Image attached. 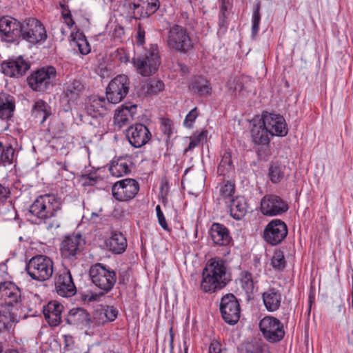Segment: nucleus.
Here are the masks:
<instances>
[{"label":"nucleus","mask_w":353,"mask_h":353,"mask_svg":"<svg viewBox=\"0 0 353 353\" xmlns=\"http://www.w3.org/2000/svg\"><path fill=\"white\" fill-rule=\"evenodd\" d=\"M226 12H227L226 6L225 4H222V6H221V8H220L219 14H226Z\"/></svg>","instance_id":"obj_64"},{"label":"nucleus","mask_w":353,"mask_h":353,"mask_svg":"<svg viewBox=\"0 0 353 353\" xmlns=\"http://www.w3.org/2000/svg\"><path fill=\"white\" fill-rule=\"evenodd\" d=\"M85 240L79 234L65 236L60 244V253L65 260L73 261L77 259L84 249Z\"/></svg>","instance_id":"obj_9"},{"label":"nucleus","mask_w":353,"mask_h":353,"mask_svg":"<svg viewBox=\"0 0 353 353\" xmlns=\"http://www.w3.org/2000/svg\"><path fill=\"white\" fill-rule=\"evenodd\" d=\"M252 141L257 145H266L270 142L269 135L270 133L263 127L261 121L259 124H254L251 130Z\"/></svg>","instance_id":"obj_37"},{"label":"nucleus","mask_w":353,"mask_h":353,"mask_svg":"<svg viewBox=\"0 0 353 353\" xmlns=\"http://www.w3.org/2000/svg\"><path fill=\"white\" fill-rule=\"evenodd\" d=\"M261 121L271 136L285 137L288 134L285 120L281 115L264 112Z\"/></svg>","instance_id":"obj_18"},{"label":"nucleus","mask_w":353,"mask_h":353,"mask_svg":"<svg viewBox=\"0 0 353 353\" xmlns=\"http://www.w3.org/2000/svg\"><path fill=\"white\" fill-rule=\"evenodd\" d=\"M172 121L168 119H164L161 122V131L167 136L168 139L170 137L172 132Z\"/></svg>","instance_id":"obj_50"},{"label":"nucleus","mask_w":353,"mask_h":353,"mask_svg":"<svg viewBox=\"0 0 353 353\" xmlns=\"http://www.w3.org/2000/svg\"><path fill=\"white\" fill-rule=\"evenodd\" d=\"M63 95L67 101L74 103L80 98L85 90L82 81L77 78L70 79L63 85Z\"/></svg>","instance_id":"obj_24"},{"label":"nucleus","mask_w":353,"mask_h":353,"mask_svg":"<svg viewBox=\"0 0 353 353\" xmlns=\"http://www.w3.org/2000/svg\"><path fill=\"white\" fill-rule=\"evenodd\" d=\"M88 353H104L101 350L99 347H92L89 349Z\"/></svg>","instance_id":"obj_63"},{"label":"nucleus","mask_w":353,"mask_h":353,"mask_svg":"<svg viewBox=\"0 0 353 353\" xmlns=\"http://www.w3.org/2000/svg\"><path fill=\"white\" fill-rule=\"evenodd\" d=\"M262 299L266 310L268 312H274L281 306L282 295L279 290L269 288L262 294Z\"/></svg>","instance_id":"obj_29"},{"label":"nucleus","mask_w":353,"mask_h":353,"mask_svg":"<svg viewBox=\"0 0 353 353\" xmlns=\"http://www.w3.org/2000/svg\"><path fill=\"white\" fill-rule=\"evenodd\" d=\"M229 203L230 214L234 219L239 220L246 214L248 206L244 197L236 196Z\"/></svg>","instance_id":"obj_33"},{"label":"nucleus","mask_w":353,"mask_h":353,"mask_svg":"<svg viewBox=\"0 0 353 353\" xmlns=\"http://www.w3.org/2000/svg\"><path fill=\"white\" fill-rule=\"evenodd\" d=\"M111 103L107 100V98L93 97L90 99L86 105V110L92 117L102 116L110 108Z\"/></svg>","instance_id":"obj_27"},{"label":"nucleus","mask_w":353,"mask_h":353,"mask_svg":"<svg viewBox=\"0 0 353 353\" xmlns=\"http://www.w3.org/2000/svg\"><path fill=\"white\" fill-rule=\"evenodd\" d=\"M13 97L5 93H0V117L7 119L12 116L14 110Z\"/></svg>","instance_id":"obj_36"},{"label":"nucleus","mask_w":353,"mask_h":353,"mask_svg":"<svg viewBox=\"0 0 353 353\" xmlns=\"http://www.w3.org/2000/svg\"><path fill=\"white\" fill-rule=\"evenodd\" d=\"M26 270L32 279L38 281H45L52 276L54 263L52 259L46 256L37 255L29 260Z\"/></svg>","instance_id":"obj_5"},{"label":"nucleus","mask_w":353,"mask_h":353,"mask_svg":"<svg viewBox=\"0 0 353 353\" xmlns=\"http://www.w3.org/2000/svg\"><path fill=\"white\" fill-rule=\"evenodd\" d=\"M23 39L32 43H37L47 37L44 26L36 19H28L21 23L20 35Z\"/></svg>","instance_id":"obj_14"},{"label":"nucleus","mask_w":353,"mask_h":353,"mask_svg":"<svg viewBox=\"0 0 353 353\" xmlns=\"http://www.w3.org/2000/svg\"><path fill=\"white\" fill-rule=\"evenodd\" d=\"M192 92L197 93L200 97L208 96L211 94L212 88L209 81L203 77H195L190 84Z\"/></svg>","instance_id":"obj_34"},{"label":"nucleus","mask_w":353,"mask_h":353,"mask_svg":"<svg viewBox=\"0 0 353 353\" xmlns=\"http://www.w3.org/2000/svg\"><path fill=\"white\" fill-rule=\"evenodd\" d=\"M63 308V305L57 301H51L43 307V315L50 326L55 327L60 324Z\"/></svg>","instance_id":"obj_25"},{"label":"nucleus","mask_w":353,"mask_h":353,"mask_svg":"<svg viewBox=\"0 0 353 353\" xmlns=\"http://www.w3.org/2000/svg\"><path fill=\"white\" fill-rule=\"evenodd\" d=\"M15 321L16 316L10 309L0 303V332L9 331Z\"/></svg>","instance_id":"obj_35"},{"label":"nucleus","mask_w":353,"mask_h":353,"mask_svg":"<svg viewBox=\"0 0 353 353\" xmlns=\"http://www.w3.org/2000/svg\"><path fill=\"white\" fill-rule=\"evenodd\" d=\"M8 192L7 189L0 184V200L7 196Z\"/></svg>","instance_id":"obj_62"},{"label":"nucleus","mask_w":353,"mask_h":353,"mask_svg":"<svg viewBox=\"0 0 353 353\" xmlns=\"http://www.w3.org/2000/svg\"><path fill=\"white\" fill-rule=\"evenodd\" d=\"M234 166L232 163L231 153L225 151L217 168V173L223 176H229L234 172Z\"/></svg>","instance_id":"obj_39"},{"label":"nucleus","mask_w":353,"mask_h":353,"mask_svg":"<svg viewBox=\"0 0 353 353\" xmlns=\"http://www.w3.org/2000/svg\"><path fill=\"white\" fill-rule=\"evenodd\" d=\"M123 7L129 16L140 20L155 13L159 2V0H125Z\"/></svg>","instance_id":"obj_8"},{"label":"nucleus","mask_w":353,"mask_h":353,"mask_svg":"<svg viewBox=\"0 0 353 353\" xmlns=\"http://www.w3.org/2000/svg\"><path fill=\"white\" fill-rule=\"evenodd\" d=\"M60 202L53 195L46 194L39 196L30 206V212L46 223V221L56 216L61 210Z\"/></svg>","instance_id":"obj_4"},{"label":"nucleus","mask_w":353,"mask_h":353,"mask_svg":"<svg viewBox=\"0 0 353 353\" xmlns=\"http://www.w3.org/2000/svg\"><path fill=\"white\" fill-rule=\"evenodd\" d=\"M94 323L97 326L103 325L108 323L107 319L105 316L102 307L96 310L94 312L93 320L92 323Z\"/></svg>","instance_id":"obj_47"},{"label":"nucleus","mask_w":353,"mask_h":353,"mask_svg":"<svg viewBox=\"0 0 353 353\" xmlns=\"http://www.w3.org/2000/svg\"><path fill=\"white\" fill-rule=\"evenodd\" d=\"M54 281L55 290L59 296L71 297L77 293V288L69 270L64 268L59 270L55 274Z\"/></svg>","instance_id":"obj_16"},{"label":"nucleus","mask_w":353,"mask_h":353,"mask_svg":"<svg viewBox=\"0 0 353 353\" xmlns=\"http://www.w3.org/2000/svg\"><path fill=\"white\" fill-rule=\"evenodd\" d=\"M32 114L35 118L41 119V123H43L52 114V109L46 101L39 99L35 101L32 109Z\"/></svg>","instance_id":"obj_38"},{"label":"nucleus","mask_w":353,"mask_h":353,"mask_svg":"<svg viewBox=\"0 0 353 353\" xmlns=\"http://www.w3.org/2000/svg\"><path fill=\"white\" fill-rule=\"evenodd\" d=\"M285 261L283 253L281 251L275 252L271 260L272 267L280 270L285 267Z\"/></svg>","instance_id":"obj_46"},{"label":"nucleus","mask_w":353,"mask_h":353,"mask_svg":"<svg viewBox=\"0 0 353 353\" xmlns=\"http://www.w3.org/2000/svg\"><path fill=\"white\" fill-rule=\"evenodd\" d=\"M227 15L226 14H221L219 16V26L220 28H225L227 26Z\"/></svg>","instance_id":"obj_60"},{"label":"nucleus","mask_w":353,"mask_h":353,"mask_svg":"<svg viewBox=\"0 0 353 353\" xmlns=\"http://www.w3.org/2000/svg\"><path fill=\"white\" fill-rule=\"evenodd\" d=\"M245 353H262V350L259 345L248 344L245 347Z\"/></svg>","instance_id":"obj_56"},{"label":"nucleus","mask_w":353,"mask_h":353,"mask_svg":"<svg viewBox=\"0 0 353 353\" xmlns=\"http://www.w3.org/2000/svg\"><path fill=\"white\" fill-rule=\"evenodd\" d=\"M132 62L137 72L141 76L150 77L154 74L161 64L157 44H148L144 47L143 53L134 57Z\"/></svg>","instance_id":"obj_2"},{"label":"nucleus","mask_w":353,"mask_h":353,"mask_svg":"<svg viewBox=\"0 0 353 353\" xmlns=\"http://www.w3.org/2000/svg\"><path fill=\"white\" fill-rule=\"evenodd\" d=\"M61 7L63 9L62 16L64 19L65 23L69 26L72 27L74 24V21L72 19V15L70 11L68 9L65 8V6L63 4H61Z\"/></svg>","instance_id":"obj_51"},{"label":"nucleus","mask_w":353,"mask_h":353,"mask_svg":"<svg viewBox=\"0 0 353 353\" xmlns=\"http://www.w3.org/2000/svg\"><path fill=\"white\" fill-rule=\"evenodd\" d=\"M3 72L10 77H21L29 70V63L22 57L10 59L1 64Z\"/></svg>","instance_id":"obj_21"},{"label":"nucleus","mask_w":353,"mask_h":353,"mask_svg":"<svg viewBox=\"0 0 353 353\" xmlns=\"http://www.w3.org/2000/svg\"><path fill=\"white\" fill-rule=\"evenodd\" d=\"M284 169L285 167L281 165L272 163L268 172L270 181L274 183H279L285 176Z\"/></svg>","instance_id":"obj_43"},{"label":"nucleus","mask_w":353,"mask_h":353,"mask_svg":"<svg viewBox=\"0 0 353 353\" xmlns=\"http://www.w3.org/2000/svg\"><path fill=\"white\" fill-rule=\"evenodd\" d=\"M116 57L123 63H126L129 60V57L126 54L123 48L117 49Z\"/></svg>","instance_id":"obj_55"},{"label":"nucleus","mask_w":353,"mask_h":353,"mask_svg":"<svg viewBox=\"0 0 353 353\" xmlns=\"http://www.w3.org/2000/svg\"><path fill=\"white\" fill-rule=\"evenodd\" d=\"M65 321L68 325L80 327L81 328H90L92 324L90 314L82 307H75L70 310Z\"/></svg>","instance_id":"obj_23"},{"label":"nucleus","mask_w":353,"mask_h":353,"mask_svg":"<svg viewBox=\"0 0 353 353\" xmlns=\"http://www.w3.org/2000/svg\"><path fill=\"white\" fill-rule=\"evenodd\" d=\"M231 280L225 261L210 259L202 272L201 289L205 293H214L224 288Z\"/></svg>","instance_id":"obj_1"},{"label":"nucleus","mask_w":353,"mask_h":353,"mask_svg":"<svg viewBox=\"0 0 353 353\" xmlns=\"http://www.w3.org/2000/svg\"><path fill=\"white\" fill-rule=\"evenodd\" d=\"M89 274L92 283L103 293H108L115 285L117 274L114 270L105 268L101 263L91 266Z\"/></svg>","instance_id":"obj_7"},{"label":"nucleus","mask_w":353,"mask_h":353,"mask_svg":"<svg viewBox=\"0 0 353 353\" xmlns=\"http://www.w3.org/2000/svg\"><path fill=\"white\" fill-rule=\"evenodd\" d=\"M130 79L125 74L117 75L109 83L105 94L107 100L112 104L121 101L128 94Z\"/></svg>","instance_id":"obj_10"},{"label":"nucleus","mask_w":353,"mask_h":353,"mask_svg":"<svg viewBox=\"0 0 353 353\" xmlns=\"http://www.w3.org/2000/svg\"><path fill=\"white\" fill-rule=\"evenodd\" d=\"M151 137L149 129L141 123L132 125L126 130V137L129 143L137 148L145 145Z\"/></svg>","instance_id":"obj_19"},{"label":"nucleus","mask_w":353,"mask_h":353,"mask_svg":"<svg viewBox=\"0 0 353 353\" xmlns=\"http://www.w3.org/2000/svg\"><path fill=\"white\" fill-rule=\"evenodd\" d=\"M197 117V110L196 108H194L186 115L184 120V125L188 128H191Z\"/></svg>","instance_id":"obj_49"},{"label":"nucleus","mask_w":353,"mask_h":353,"mask_svg":"<svg viewBox=\"0 0 353 353\" xmlns=\"http://www.w3.org/2000/svg\"><path fill=\"white\" fill-rule=\"evenodd\" d=\"M84 185H94L97 181V178L92 174H86L82 176Z\"/></svg>","instance_id":"obj_54"},{"label":"nucleus","mask_w":353,"mask_h":353,"mask_svg":"<svg viewBox=\"0 0 353 353\" xmlns=\"http://www.w3.org/2000/svg\"><path fill=\"white\" fill-rule=\"evenodd\" d=\"M210 236L214 243L219 246L228 245L231 241L228 229L223 224L214 223L210 228Z\"/></svg>","instance_id":"obj_26"},{"label":"nucleus","mask_w":353,"mask_h":353,"mask_svg":"<svg viewBox=\"0 0 353 353\" xmlns=\"http://www.w3.org/2000/svg\"><path fill=\"white\" fill-rule=\"evenodd\" d=\"M145 32L144 29L139 25L137 29V43L138 46H142L145 43Z\"/></svg>","instance_id":"obj_53"},{"label":"nucleus","mask_w":353,"mask_h":353,"mask_svg":"<svg viewBox=\"0 0 353 353\" xmlns=\"http://www.w3.org/2000/svg\"><path fill=\"white\" fill-rule=\"evenodd\" d=\"M56 74L54 67H43L31 72L27 77V82L33 91L45 92L54 86Z\"/></svg>","instance_id":"obj_6"},{"label":"nucleus","mask_w":353,"mask_h":353,"mask_svg":"<svg viewBox=\"0 0 353 353\" xmlns=\"http://www.w3.org/2000/svg\"><path fill=\"white\" fill-rule=\"evenodd\" d=\"M104 312L105 316L107 319L108 323L114 321L118 315V311L113 306H103L101 307Z\"/></svg>","instance_id":"obj_48"},{"label":"nucleus","mask_w":353,"mask_h":353,"mask_svg":"<svg viewBox=\"0 0 353 353\" xmlns=\"http://www.w3.org/2000/svg\"><path fill=\"white\" fill-rule=\"evenodd\" d=\"M0 295L4 300L3 306L8 308L21 301V293L19 287L12 282L0 283Z\"/></svg>","instance_id":"obj_22"},{"label":"nucleus","mask_w":353,"mask_h":353,"mask_svg":"<svg viewBox=\"0 0 353 353\" xmlns=\"http://www.w3.org/2000/svg\"><path fill=\"white\" fill-rule=\"evenodd\" d=\"M106 248L112 253L119 254L125 252L127 240L121 232H112L111 236L105 241Z\"/></svg>","instance_id":"obj_28"},{"label":"nucleus","mask_w":353,"mask_h":353,"mask_svg":"<svg viewBox=\"0 0 353 353\" xmlns=\"http://www.w3.org/2000/svg\"><path fill=\"white\" fill-rule=\"evenodd\" d=\"M206 137H207V131H202L199 134H195L193 137L195 139H199V143H200L203 139L206 138Z\"/></svg>","instance_id":"obj_61"},{"label":"nucleus","mask_w":353,"mask_h":353,"mask_svg":"<svg viewBox=\"0 0 353 353\" xmlns=\"http://www.w3.org/2000/svg\"><path fill=\"white\" fill-rule=\"evenodd\" d=\"M288 226L281 219H273L270 221L263 230V239L270 245L281 244L288 235Z\"/></svg>","instance_id":"obj_11"},{"label":"nucleus","mask_w":353,"mask_h":353,"mask_svg":"<svg viewBox=\"0 0 353 353\" xmlns=\"http://www.w3.org/2000/svg\"><path fill=\"white\" fill-rule=\"evenodd\" d=\"M288 209L287 202L275 194H267L261 201V212L265 216L280 215Z\"/></svg>","instance_id":"obj_17"},{"label":"nucleus","mask_w":353,"mask_h":353,"mask_svg":"<svg viewBox=\"0 0 353 353\" xmlns=\"http://www.w3.org/2000/svg\"><path fill=\"white\" fill-rule=\"evenodd\" d=\"M73 44L77 47L82 54H88L90 52V46L83 33H77L72 39Z\"/></svg>","instance_id":"obj_42"},{"label":"nucleus","mask_w":353,"mask_h":353,"mask_svg":"<svg viewBox=\"0 0 353 353\" xmlns=\"http://www.w3.org/2000/svg\"><path fill=\"white\" fill-rule=\"evenodd\" d=\"M139 183L133 179H125L116 182L112 188L114 198L119 201H128L137 194Z\"/></svg>","instance_id":"obj_15"},{"label":"nucleus","mask_w":353,"mask_h":353,"mask_svg":"<svg viewBox=\"0 0 353 353\" xmlns=\"http://www.w3.org/2000/svg\"><path fill=\"white\" fill-rule=\"evenodd\" d=\"M105 293H103V291H101L99 293L92 294L90 296L86 295L85 299H88V301H95L99 300V299L103 296Z\"/></svg>","instance_id":"obj_58"},{"label":"nucleus","mask_w":353,"mask_h":353,"mask_svg":"<svg viewBox=\"0 0 353 353\" xmlns=\"http://www.w3.org/2000/svg\"><path fill=\"white\" fill-rule=\"evenodd\" d=\"M199 144V139H195L193 137H191L189 145H188V147L187 148L185 149L184 153H187L188 151L192 150L196 146H197Z\"/></svg>","instance_id":"obj_59"},{"label":"nucleus","mask_w":353,"mask_h":353,"mask_svg":"<svg viewBox=\"0 0 353 353\" xmlns=\"http://www.w3.org/2000/svg\"><path fill=\"white\" fill-rule=\"evenodd\" d=\"M237 281L241 288V290L246 295V299L248 301L251 300L255 290L252 274L248 271H242Z\"/></svg>","instance_id":"obj_32"},{"label":"nucleus","mask_w":353,"mask_h":353,"mask_svg":"<svg viewBox=\"0 0 353 353\" xmlns=\"http://www.w3.org/2000/svg\"><path fill=\"white\" fill-rule=\"evenodd\" d=\"M164 88L165 85L161 80L155 78L150 79L141 83L138 94L140 97L157 95Z\"/></svg>","instance_id":"obj_30"},{"label":"nucleus","mask_w":353,"mask_h":353,"mask_svg":"<svg viewBox=\"0 0 353 353\" xmlns=\"http://www.w3.org/2000/svg\"><path fill=\"white\" fill-rule=\"evenodd\" d=\"M137 105H123L121 109L118 110L114 114V123L119 128L126 125L132 119L137 112Z\"/></svg>","instance_id":"obj_31"},{"label":"nucleus","mask_w":353,"mask_h":353,"mask_svg":"<svg viewBox=\"0 0 353 353\" xmlns=\"http://www.w3.org/2000/svg\"><path fill=\"white\" fill-rule=\"evenodd\" d=\"M220 311L225 323L235 325L240 319L241 308L239 303L232 294L223 296L220 303Z\"/></svg>","instance_id":"obj_13"},{"label":"nucleus","mask_w":353,"mask_h":353,"mask_svg":"<svg viewBox=\"0 0 353 353\" xmlns=\"http://www.w3.org/2000/svg\"><path fill=\"white\" fill-rule=\"evenodd\" d=\"M109 171L113 176L120 177L128 174L130 169L126 160L121 157L112 161Z\"/></svg>","instance_id":"obj_40"},{"label":"nucleus","mask_w":353,"mask_h":353,"mask_svg":"<svg viewBox=\"0 0 353 353\" xmlns=\"http://www.w3.org/2000/svg\"><path fill=\"white\" fill-rule=\"evenodd\" d=\"M158 221L159 225L162 227V228L166 231H170V228L166 222L165 216L163 213L157 215Z\"/></svg>","instance_id":"obj_57"},{"label":"nucleus","mask_w":353,"mask_h":353,"mask_svg":"<svg viewBox=\"0 0 353 353\" xmlns=\"http://www.w3.org/2000/svg\"><path fill=\"white\" fill-rule=\"evenodd\" d=\"M166 44L172 51L183 54H186L194 48V42L190 32L185 27L177 24L169 28Z\"/></svg>","instance_id":"obj_3"},{"label":"nucleus","mask_w":353,"mask_h":353,"mask_svg":"<svg viewBox=\"0 0 353 353\" xmlns=\"http://www.w3.org/2000/svg\"><path fill=\"white\" fill-rule=\"evenodd\" d=\"M208 353H223L221 344L216 340H212L209 345Z\"/></svg>","instance_id":"obj_52"},{"label":"nucleus","mask_w":353,"mask_h":353,"mask_svg":"<svg viewBox=\"0 0 353 353\" xmlns=\"http://www.w3.org/2000/svg\"><path fill=\"white\" fill-rule=\"evenodd\" d=\"M260 330L264 338L270 343L281 341L285 336L283 325L273 316H265L259 323Z\"/></svg>","instance_id":"obj_12"},{"label":"nucleus","mask_w":353,"mask_h":353,"mask_svg":"<svg viewBox=\"0 0 353 353\" xmlns=\"http://www.w3.org/2000/svg\"><path fill=\"white\" fill-rule=\"evenodd\" d=\"M21 23L16 19L3 17L0 19V37L7 42L14 41L20 35Z\"/></svg>","instance_id":"obj_20"},{"label":"nucleus","mask_w":353,"mask_h":353,"mask_svg":"<svg viewBox=\"0 0 353 353\" xmlns=\"http://www.w3.org/2000/svg\"><path fill=\"white\" fill-rule=\"evenodd\" d=\"M235 192V185L233 182L227 181H223L219 185V196L220 199H223L226 203L234 199Z\"/></svg>","instance_id":"obj_41"},{"label":"nucleus","mask_w":353,"mask_h":353,"mask_svg":"<svg viewBox=\"0 0 353 353\" xmlns=\"http://www.w3.org/2000/svg\"><path fill=\"white\" fill-rule=\"evenodd\" d=\"M14 154V150L11 145H7L2 149L0 161L3 163L10 164L12 163Z\"/></svg>","instance_id":"obj_45"},{"label":"nucleus","mask_w":353,"mask_h":353,"mask_svg":"<svg viewBox=\"0 0 353 353\" xmlns=\"http://www.w3.org/2000/svg\"><path fill=\"white\" fill-rule=\"evenodd\" d=\"M260 8L261 4L260 2H258L254 7L252 14V33L253 35H256L259 29V23L261 21Z\"/></svg>","instance_id":"obj_44"}]
</instances>
